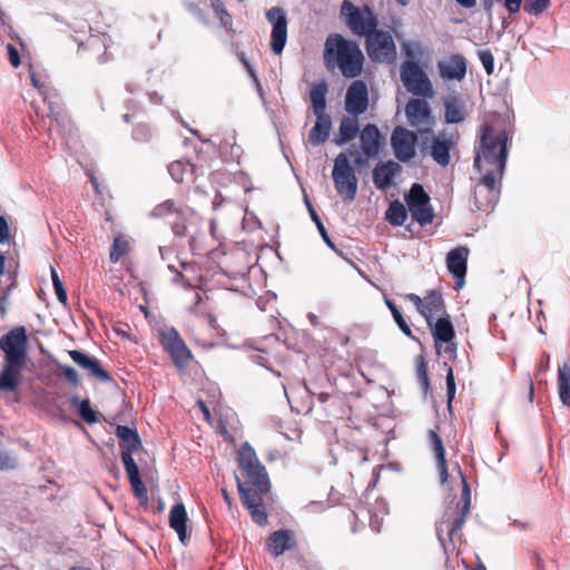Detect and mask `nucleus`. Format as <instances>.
I'll return each mask as SVG.
<instances>
[{
	"instance_id": "15",
	"label": "nucleus",
	"mask_w": 570,
	"mask_h": 570,
	"mask_svg": "<svg viewBox=\"0 0 570 570\" xmlns=\"http://www.w3.org/2000/svg\"><path fill=\"white\" fill-rule=\"evenodd\" d=\"M407 299L415 306L416 311L426 320L429 326H432V321L436 315L446 314L444 311V301L441 293L430 291L424 298L417 294L410 293L406 295Z\"/></svg>"
},
{
	"instance_id": "54",
	"label": "nucleus",
	"mask_w": 570,
	"mask_h": 570,
	"mask_svg": "<svg viewBox=\"0 0 570 570\" xmlns=\"http://www.w3.org/2000/svg\"><path fill=\"white\" fill-rule=\"evenodd\" d=\"M522 0H504V7L509 13L514 14L520 11Z\"/></svg>"
},
{
	"instance_id": "50",
	"label": "nucleus",
	"mask_w": 570,
	"mask_h": 570,
	"mask_svg": "<svg viewBox=\"0 0 570 570\" xmlns=\"http://www.w3.org/2000/svg\"><path fill=\"white\" fill-rule=\"evenodd\" d=\"M6 48L11 66L18 68L21 63L19 50L12 43H8Z\"/></svg>"
},
{
	"instance_id": "39",
	"label": "nucleus",
	"mask_w": 570,
	"mask_h": 570,
	"mask_svg": "<svg viewBox=\"0 0 570 570\" xmlns=\"http://www.w3.org/2000/svg\"><path fill=\"white\" fill-rule=\"evenodd\" d=\"M466 59L460 53H453L438 63V71H466Z\"/></svg>"
},
{
	"instance_id": "42",
	"label": "nucleus",
	"mask_w": 570,
	"mask_h": 570,
	"mask_svg": "<svg viewBox=\"0 0 570 570\" xmlns=\"http://www.w3.org/2000/svg\"><path fill=\"white\" fill-rule=\"evenodd\" d=\"M464 114L462 107L455 100L445 102V119L448 122L455 124L462 121Z\"/></svg>"
},
{
	"instance_id": "59",
	"label": "nucleus",
	"mask_w": 570,
	"mask_h": 570,
	"mask_svg": "<svg viewBox=\"0 0 570 570\" xmlns=\"http://www.w3.org/2000/svg\"><path fill=\"white\" fill-rule=\"evenodd\" d=\"M500 0H482V7L487 14L491 16L492 9L497 2Z\"/></svg>"
},
{
	"instance_id": "47",
	"label": "nucleus",
	"mask_w": 570,
	"mask_h": 570,
	"mask_svg": "<svg viewBox=\"0 0 570 570\" xmlns=\"http://www.w3.org/2000/svg\"><path fill=\"white\" fill-rule=\"evenodd\" d=\"M150 137L151 131L147 125H138L132 131V138L139 142L148 141Z\"/></svg>"
},
{
	"instance_id": "49",
	"label": "nucleus",
	"mask_w": 570,
	"mask_h": 570,
	"mask_svg": "<svg viewBox=\"0 0 570 570\" xmlns=\"http://www.w3.org/2000/svg\"><path fill=\"white\" fill-rule=\"evenodd\" d=\"M60 371L63 374V376L66 377V380H68L72 385L77 386L79 384V382H80L79 374L73 367L68 366V365H62V366H60Z\"/></svg>"
},
{
	"instance_id": "21",
	"label": "nucleus",
	"mask_w": 570,
	"mask_h": 570,
	"mask_svg": "<svg viewBox=\"0 0 570 570\" xmlns=\"http://www.w3.org/2000/svg\"><path fill=\"white\" fill-rule=\"evenodd\" d=\"M69 356L76 364L86 370L90 376L96 377L101 382L111 381V376L101 367L96 357H91L77 350L69 351Z\"/></svg>"
},
{
	"instance_id": "22",
	"label": "nucleus",
	"mask_w": 570,
	"mask_h": 570,
	"mask_svg": "<svg viewBox=\"0 0 570 570\" xmlns=\"http://www.w3.org/2000/svg\"><path fill=\"white\" fill-rule=\"evenodd\" d=\"M424 139L429 140L431 138V156L440 166L445 167L450 163V149L452 147L451 137L445 134H440L435 136L433 131L431 134L424 135Z\"/></svg>"
},
{
	"instance_id": "9",
	"label": "nucleus",
	"mask_w": 570,
	"mask_h": 570,
	"mask_svg": "<svg viewBox=\"0 0 570 570\" xmlns=\"http://www.w3.org/2000/svg\"><path fill=\"white\" fill-rule=\"evenodd\" d=\"M405 202L412 218L420 226H426L433 222L434 213L430 204V196L420 184H413L405 195Z\"/></svg>"
},
{
	"instance_id": "32",
	"label": "nucleus",
	"mask_w": 570,
	"mask_h": 570,
	"mask_svg": "<svg viewBox=\"0 0 570 570\" xmlns=\"http://www.w3.org/2000/svg\"><path fill=\"white\" fill-rule=\"evenodd\" d=\"M358 132H360V125H358L357 116L343 117L340 122L338 135L335 138V144L337 146H342V145L353 140L357 136Z\"/></svg>"
},
{
	"instance_id": "6",
	"label": "nucleus",
	"mask_w": 570,
	"mask_h": 570,
	"mask_svg": "<svg viewBox=\"0 0 570 570\" xmlns=\"http://www.w3.org/2000/svg\"><path fill=\"white\" fill-rule=\"evenodd\" d=\"M237 462L253 488L259 492L269 491L271 483L266 469L261 464L254 449L248 443H244L238 450Z\"/></svg>"
},
{
	"instance_id": "34",
	"label": "nucleus",
	"mask_w": 570,
	"mask_h": 570,
	"mask_svg": "<svg viewBox=\"0 0 570 570\" xmlns=\"http://www.w3.org/2000/svg\"><path fill=\"white\" fill-rule=\"evenodd\" d=\"M327 85L325 82L315 83L311 88L309 98L314 115L325 114Z\"/></svg>"
},
{
	"instance_id": "14",
	"label": "nucleus",
	"mask_w": 570,
	"mask_h": 570,
	"mask_svg": "<svg viewBox=\"0 0 570 570\" xmlns=\"http://www.w3.org/2000/svg\"><path fill=\"white\" fill-rule=\"evenodd\" d=\"M160 342L177 367H185L191 360L189 348L174 327L160 332Z\"/></svg>"
},
{
	"instance_id": "19",
	"label": "nucleus",
	"mask_w": 570,
	"mask_h": 570,
	"mask_svg": "<svg viewBox=\"0 0 570 570\" xmlns=\"http://www.w3.org/2000/svg\"><path fill=\"white\" fill-rule=\"evenodd\" d=\"M470 250L465 246H459L451 249L446 256V267L452 276L455 278L456 287L460 288L464 285V277L466 274V263Z\"/></svg>"
},
{
	"instance_id": "33",
	"label": "nucleus",
	"mask_w": 570,
	"mask_h": 570,
	"mask_svg": "<svg viewBox=\"0 0 570 570\" xmlns=\"http://www.w3.org/2000/svg\"><path fill=\"white\" fill-rule=\"evenodd\" d=\"M558 393L561 403L570 407V365L567 362L558 367Z\"/></svg>"
},
{
	"instance_id": "27",
	"label": "nucleus",
	"mask_w": 570,
	"mask_h": 570,
	"mask_svg": "<svg viewBox=\"0 0 570 570\" xmlns=\"http://www.w3.org/2000/svg\"><path fill=\"white\" fill-rule=\"evenodd\" d=\"M187 511L183 503L175 504L169 512V527L177 533L179 541L186 544L187 534Z\"/></svg>"
},
{
	"instance_id": "55",
	"label": "nucleus",
	"mask_w": 570,
	"mask_h": 570,
	"mask_svg": "<svg viewBox=\"0 0 570 570\" xmlns=\"http://www.w3.org/2000/svg\"><path fill=\"white\" fill-rule=\"evenodd\" d=\"M187 8H188V11L191 14H194L197 19H199L203 22H206L205 13L199 6H197L195 3H189Z\"/></svg>"
},
{
	"instance_id": "46",
	"label": "nucleus",
	"mask_w": 570,
	"mask_h": 570,
	"mask_svg": "<svg viewBox=\"0 0 570 570\" xmlns=\"http://www.w3.org/2000/svg\"><path fill=\"white\" fill-rule=\"evenodd\" d=\"M445 381H446V399H448V404L450 406L455 396V390H456L454 374H453V370L451 366H448Z\"/></svg>"
},
{
	"instance_id": "44",
	"label": "nucleus",
	"mask_w": 570,
	"mask_h": 570,
	"mask_svg": "<svg viewBox=\"0 0 570 570\" xmlns=\"http://www.w3.org/2000/svg\"><path fill=\"white\" fill-rule=\"evenodd\" d=\"M50 275L58 301L62 304H66L67 293L65 291L62 282L60 281L56 269L52 266L50 267Z\"/></svg>"
},
{
	"instance_id": "7",
	"label": "nucleus",
	"mask_w": 570,
	"mask_h": 570,
	"mask_svg": "<svg viewBox=\"0 0 570 570\" xmlns=\"http://www.w3.org/2000/svg\"><path fill=\"white\" fill-rule=\"evenodd\" d=\"M365 49L373 62L392 63L396 59V48L389 31L375 28L365 36Z\"/></svg>"
},
{
	"instance_id": "3",
	"label": "nucleus",
	"mask_w": 570,
	"mask_h": 570,
	"mask_svg": "<svg viewBox=\"0 0 570 570\" xmlns=\"http://www.w3.org/2000/svg\"><path fill=\"white\" fill-rule=\"evenodd\" d=\"M150 216L155 218L170 219L174 234L180 237L187 236L189 234V229L197 225L199 220V216L193 208L177 204L173 199H167L154 207Z\"/></svg>"
},
{
	"instance_id": "56",
	"label": "nucleus",
	"mask_w": 570,
	"mask_h": 570,
	"mask_svg": "<svg viewBox=\"0 0 570 570\" xmlns=\"http://www.w3.org/2000/svg\"><path fill=\"white\" fill-rule=\"evenodd\" d=\"M41 73H31L30 75V80H31V83L37 88L39 89V91L41 92V95L45 96V100H47V96H46V92L43 90V83H41V80L39 78Z\"/></svg>"
},
{
	"instance_id": "35",
	"label": "nucleus",
	"mask_w": 570,
	"mask_h": 570,
	"mask_svg": "<svg viewBox=\"0 0 570 570\" xmlns=\"http://www.w3.org/2000/svg\"><path fill=\"white\" fill-rule=\"evenodd\" d=\"M402 52L406 60L420 61L429 57V47L421 41H403L401 46Z\"/></svg>"
},
{
	"instance_id": "8",
	"label": "nucleus",
	"mask_w": 570,
	"mask_h": 570,
	"mask_svg": "<svg viewBox=\"0 0 570 570\" xmlns=\"http://www.w3.org/2000/svg\"><path fill=\"white\" fill-rule=\"evenodd\" d=\"M332 177L343 200L353 202L357 193V178L346 154L342 153L335 158Z\"/></svg>"
},
{
	"instance_id": "62",
	"label": "nucleus",
	"mask_w": 570,
	"mask_h": 570,
	"mask_svg": "<svg viewBox=\"0 0 570 570\" xmlns=\"http://www.w3.org/2000/svg\"><path fill=\"white\" fill-rule=\"evenodd\" d=\"M441 75L446 80H458V81H461L465 76V73H441Z\"/></svg>"
},
{
	"instance_id": "43",
	"label": "nucleus",
	"mask_w": 570,
	"mask_h": 570,
	"mask_svg": "<svg viewBox=\"0 0 570 570\" xmlns=\"http://www.w3.org/2000/svg\"><path fill=\"white\" fill-rule=\"evenodd\" d=\"M306 205H307V208H308V212H309V215H311V218L313 219V222L316 224L317 226V229L320 232V234L322 235L323 239L325 240V243L330 246V247H333V243L331 242L328 235H327V232L320 218V216L317 215V213L315 212V209L313 208V206L311 205V203L306 199Z\"/></svg>"
},
{
	"instance_id": "17",
	"label": "nucleus",
	"mask_w": 570,
	"mask_h": 570,
	"mask_svg": "<svg viewBox=\"0 0 570 570\" xmlns=\"http://www.w3.org/2000/svg\"><path fill=\"white\" fill-rule=\"evenodd\" d=\"M417 136L412 131L396 127L391 135V145L395 157L401 161H410L415 156Z\"/></svg>"
},
{
	"instance_id": "10",
	"label": "nucleus",
	"mask_w": 570,
	"mask_h": 570,
	"mask_svg": "<svg viewBox=\"0 0 570 570\" xmlns=\"http://www.w3.org/2000/svg\"><path fill=\"white\" fill-rule=\"evenodd\" d=\"M0 348L4 353L6 362L24 365L27 357L26 328L18 326L4 334L0 338Z\"/></svg>"
},
{
	"instance_id": "29",
	"label": "nucleus",
	"mask_w": 570,
	"mask_h": 570,
	"mask_svg": "<svg viewBox=\"0 0 570 570\" xmlns=\"http://www.w3.org/2000/svg\"><path fill=\"white\" fill-rule=\"evenodd\" d=\"M24 365L6 362L0 373V391L13 392L20 385L21 371Z\"/></svg>"
},
{
	"instance_id": "53",
	"label": "nucleus",
	"mask_w": 570,
	"mask_h": 570,
	"mask_svg": "<svg viewBox=\"0 0 570 570\" xmlns=\"http://www.w3.org/2000/svg\"><path fill=\"white\" fill-rule=\"evenodd\" d=\"M10 233H9V226L4 217L0 216V243H7L9 242Z\"/></svg>"
},
{
	"instance_id": "51",
	"label": "nucleus",
	"mask_w": 570,
	"mask_h": 570,
	"mask_svg": "<svg viewBox=\"0 0 570 570\" xmlns=\"http://www.w3.org/2000/svg\"><path fill=\"white\" fill-rule=\"evenodd\" d=\"M395 323L397 324V326L400 327V330L403 332V334H405L406 336L409 337H412V331L410 328V326L407 325L406 321L404 320L402 313H396L394 316H393Z\"/></svg>"
},
{
	"instance_id": "26",
	"label": "nucleus",
	"mask_w": 570,
	"mask_h": 570,
	"mask_svg": "<svg viewBox=\"0 0 570 570\" xmlns=\"http://www.w3.org/2000/svg\"><path fill=\"white\" fill-rule=\"evenodd\" d=\"M430 445L432 448V451L435 456L436 461V469L440 475V481L442 484H444L448 481V466H446V460H445V449L443 445V441L440 438V435L433 431L430 430L428 433Z\"/></svg>"
},
{
	"instance_id": "64",
	"label": "nucleus",
	"mask_w": 570,
	"mask_h": 570,
	"mask_svg": "<svg viewBox=\"0 0 570 570\" xmlns=\"http://www.w3.org/2000/svg\"><path fill=\"white\" fill-rule=\"evenodd\" d=\"M250 75V78L253 80V82L255 83L256 88H257V91L261 97H263V89H262V86L256 77V73L255 72H252L249 73Z\"/></svg>"
},
{
	"instance_id": "18",
	"label": "nucleus",
	"mask_w": 570,
	"mask_h": 570,
	"mask_svg": "<svg viewBox=\"0 0 570 570\" xmlns=\"http://www.w3.org/2000/svg\"><path fill=\"white\" fill-rule=\"evenodd\" d=\"M368 106V91L363 81H354L347 89L345 96V110L353 115L358 116L366 111Z\"/></svg>"
},
{
	"instance_id": "2",
	"label": "nucleus",
	"mask_w": 570,
	"mask_h": 570,
	"mask_svg": "<svg viewBox=\"0 0 570 570\" xmlns=\"http://www.w3.org/2000/svg\"><path fill=\"white\" fill-rule=\"evenodd\" d=\"M324 62L328 69L340 71H364V55L356 41L340 33L330 35L324 45Z\"/></svg>"
},
{
	"instance_id": "24",
	"label": "nucleus",
	"mask_w": 570,
	"mask_h": 570,
	"mask_svg": "<svg viewBox=\"0 0 570 570\" xmlns=\"http://www.w3.org/2000/svg\"><path fill=\"white\" fill-rule=\"evenodd\" d=\"M116 435L120 440L121 459L125 464L127 456L134 459L132 453L141 446V442L136 430L125 425L117 426Z\"/></svg>"
},
{
	"instance_id": "11",
	"label": "nucleus",
	"mask_w": 570,
	"mask_h": 570,
	"mask_svg": "<svg viewBox=\"0 0 570 570\" xmlns=\"http://www.w3.org/2000/svg\"><path fill=\"white\" fill-rule=\"evenodd\" d=\"M430 327L438 353L454 357L456 354V345L453 342L455 333L450 316L448 314L441 316L435 323L432 322Z\"/></svg>"
},
{
	"instance_id": "41",
	"label": "nucleus",
	"mask_w": 570,
	"mask_h": 570,
	"mask_svg": "<svg viewBox=\"0 0 570 570\" xmlns=\"http://www.w3.org/2000/svg\"><path fill=\"white\" fill-rule=\"evenodd\" d=\"M210 7L213 8L216 17L219 19L220 24L226 30L232 27L233 18L226 10L222 0H210Z\"/></svg>"
},
{
	"instance_id": "61",
	"label": "nucleus",
	"mask_w": 570,
	"mask_h": 570,
	"mask_svg": "<svg viewBox=\"0 0 570 570\" xmlns=\"http://www.w3.org/2000/svg\"><path fill=\"white\" fill-rule=\"evenodd\" d=\"M456 468H458L459 474H460V476H461V479H462V483H463V494H464V495H466V497H469V495H470V489H469L468 482H466V480H465V476H464V474L462 473L461 468H460L459 465H456Z\"/></svg>"
},
{
	"instance_id": "37",
	"label": "nucleus",
	"mask_w": 570,
	"mask_h": 570,
	"mask_svg": "<svg viewBox=\"0 0 570 570\" xmlns=\"http://www.w3.org/2000/svg\"><path fill=\"white\" fill-rule=\"evenodd\" d=\"M70 403L77 410L81 419L88 424H94L98 421L97 413L91 409L88 399L79 400L78 396H72L70 399Z\"/></svg>"
},
{
	"instance_id": "52",
	"label": "nucleus",
	"mask_w": 570,
	"mask_h": 570,
	"mask_svg": "<svg viewBox=\"0 0 570 570\" xmlns=\"http://www.w3.org/2000/svg\"><path fill=\"white\" fill-rule=\"evenodd\" d=\"M399 71H424L420 61L404 60Z\"/></svg>"
},
{
	"instance_id": "1",
	"label": "nucleus",
	"mask_w": 570,
	"mask_h": 570,
	"mask_svg": "<svg viewBox=\"0 0 570 570\" xmlns=\"http://www.w3.org/2000/svg\"><path fill=\"white\" fill-rule=\"evenodd\" d=\"M509 135L494 132L485 125L482 129L480 147L474 158V168L480 174V183L474 188V204L479 210H492L499 199L501 180L507 165Z\"/></svg>"
},
{
	"instance_id": "57",
	"label": "nucleus",
	"mask_w": 570,
	"mask_h": 570,
	"mask_svg": "<svg viewBox=\"0 0 570 570\" xmlns=\"http://www.w3.org/2000/svg\"><path fill=\"white\" fill-rule=\"evenodd\" d=\"M99 43H100V39L98 37L90 36L85 43L83 42L79 43V49H82L85 47L96 48V47H99Z\"/></svg>"
},
{
	"instance_id": "63",
	"label": "nucleus",
	"mask_w": 570,
	"mask_h": 570,
	"mask_svg": "<svg viewBox=\"0 0 570 570\" xmlns=\"http://www.w3.org/2000/svg\"><path fill=\"white\" fill-rule=\"evenodd\" d=\"M460 6L464 8H473L476 3V0H455Z\"/></svg>"
},
{
	"instance_id": "40",
	"label": "nucleus",
	"mask_w": 570,
	"mask_h": 570,
	"mask_svg": "<svg viewBox=\"0 0 570 570\" xmlns=\"http://www.w3.org/2000/svg\"><path fill=\"white\" fill-rule=\"evenodd\" d=\"M129 252V243L121 236L117 235L114 238L110 248V261L112 263L119 262Z\"/></svg>"
},
{
	"instance_id": "30",
	"label": "nucleus",
	"mask_w": 570,
	"mask_h": 570,
	"mask_svg": "<svg viewBox=\"0 0 570 570\" xmlns=\"http://www.w3.org/2000/svg\"><path fill=\"white\" fill-rule=\"evenodd\" d=\"M316 116V122L308 132V142L312 146H320L324 144L330 136L332 129V120L327 114H320Z\"/></svg>"
},
{
	"instance_id": "16",
	"label": "nucleus",
	"mask_w": 570,
	"mask_h": 570,
	"mask_svg": "<svg viewBox=\"0 0 570 570\" xmlns=\"http://www.w3.org/2000/svg\"><path fill=\"white\" fill-rule=\"evenodd\" d=\"M405 116L410 126L419 128L422 139L424 135L431 134L432 115L426 101L421 99L410 100L405 106Z\"/></svg>"
},
{
	"instance_id": "38",
	"label": "nucleus",
	"mask_w": 570,
	"mask_h": 570,
	"mask_svg": "<svg viewBox=\"0 0 570 570\" xmlns=\"http://www.w3.org/2000/svg\"><path fill=\"white\" fill-rule=\"evenodd\" d=\"M385 218L393 226H402L407 218L405 206L397 200L391 203L385 213Z\"/></svg>"
},
{
	"instance_id": "4",
	"label": "nucleus",
	"mask_w": 570,
	"mask_h": 570,
	"mask_svg": "<svg viewBox=\"0 0 570 570\" xmlns=\"http://www.w3.org/2000/svg\"><path fill=\"white\" fill-rule=\"evenodd\" d=\"M340 16L348 30L358 37H365L379 27V19L368 4L360 8L352 1L344 0L341 4Z\"/></svg>"
},
{
	"instance_id": "12",
	"label": "nucleus",
	"mask_w": 570,
	"mask_h": 570,
	"mask_svg": "<svg viewBox=\"0 0 570 570\" xmlns=\"http://www.w3.org/2000/svg\"><path fill=\"white\" fill-rule=\"evenodd\" d=\"M236 482L242 502L249 511L252 520L258 525H265L267 523V513L263 505L262 495L266 494L267 492H259L256 488H246L237 475Z\"/></svg>"
},
{
	"instance_id": "25",
	"label": "nucleus",
	"mask_w": 570,
	"mask_h": 570,
	"mask_svg": "<svg viewBox=\"0 0 570 570\" xmlns=\"http://www.w3.org/2000/svg\"><path fill=\"white\" fill-rule=\"evenodd\" d=\"M294 547L293 533L289 530L281 529L274 531L266 539V548L269 553L277 558Z\"/></svg>"
},
{
	"instance_id": "5",
	"label": "nucleus",
	"mask_w": 570,
	"mask_h": 570,
	"mask_svg": "<svg viewBox=\"0 0 570 570\" xmlns=\"http://www.w3.org/2000/svg\"><path fill=\"white\" fill-rule=\"evenodd\" d=\"M360 145H352L348 154L353 157L356 167L367 166L370 159L376 158L384 146V138L374 124H367L358 135Z\"/></svg>"
},
{
	"instance_id": "28",
	"label": "nucleus",
	"mask_w": 570,
	"mask_h": 570,
	"mask_svg": "<svg viewBox=\"0 0 570 570\" xmlns=\"http://www.w3.org/2000/svg\"><path fill=\"white\" fill-rule=\"evenodd\" d=\"M468 504H469V502L465 504V508H464L465 511L463 512V514L461 517H455L456 513L454 511L446 512L444 514V517L442 518V520L440 521V523L438 524V527H436L438 538L442 546H444V541H443V537H442V532L444 530L448 531V535H449L450 540L452 541L455 532L459 531L463 527V524L465 522V515L468 513Z\"/></svg>"
},
{
	"instance_id": "20",
	"label": "nucleus",
	"mask_w": 570,
	"mask_h": 570,
	"mask_svg": "<svg viewBox=\"0 0 570 570\" xmlns=\"http://www.w3.org/2000/svg\"><path fill=\"white\" fill-rule=\"evenodd\" d=\"M402 167L393 160L377 164L373 169V183L380 190H386L394 184V178L401 173Z\"/></svg>"
},
{
	"instance_id": "36",
	"label": "nucleus",
	"mask_w": 570,
	"mask_h": 570,
	"mask_svg": "<svg viewBox=\"0 0 570 570\" xmlns=\"http://www.w3.org/2000/svg\"><path fill=\"white\" fill-rule=\"evenodd\" d=\"M194 165L183 160L173 161L168 166V173L176 183H183L194 174Z\"/></svg>"
},
{
	"instance_id": "13",
	"label": "nucleus",
	"mask_w": 570,
	"mask_h": 570,
	"mask_svg": "<svg viewBox=\"0 0 570 570\" xmlns=\"http://www.w3.org/2000/svg\"><path fill=\"white\" fill-rule=\"evenodd\" d=\"M266 19L272 24L271 49L275 55H279L287 41L286 11L282 7H272L266 11Z\"/></svg>"
},
{
	"instance_id": "58",
	"label": "nucleus",
	"mask_w": 570,
	"mask_h": 570,
	"mask_svg": "<svg viewBox=\"0 0 570 570\" xmlns=\"http://www.w3.org/2000/svg\"><path fill=\"white\" fill-rule=\"evenodd\" d=\"M14 466V462L13 460L8 456L7 454H3L0 452V469H9V468H13Z\"/></svg>"
},
{
	"instance_id": "31",
	"label": "nucleus",
	"mask_w": 570,
	"mask_h": 570,
	"mask_svg": "<svg viewBox=\"0 0 570 570\" xmlns=\"http://www.w3.org/2000/svg\"><path fill=\"white\" fill-rule=\"evenodd\" d=\"M125 470L128 475L135 497L140 502L146 503L148 501L147 489L140 479L139 470L134 459H129V456H127V459L125 460Z\"/></svg>"
},
{
	"instance_id": "60",
	"label": "nucleus",
	"mask_w": 570,
	"mask_h": 570,
	"mask_svg": "<svg viewBox=\"0 0 570 570\" xmlns=\"http://www.w3.org/2000/svg\"><path fill=\"white\" fill-rule=\"evenodd\" d=\"M49 109H50V114L51 116L56 119V120H59V118L61 117V110L59 107L55 106L52 102H49Z\"/></svg>"
},
{
	"instance_id": "45",
	"label": "nucleus",
	"mask_w": 570,
	"mask_h": 570,
	"mask_svg": "<svg viewBox=\"0 0 570 570\" xmlns=\"http://www.w3.org/2000/svg\"><path fill=\"white\" fill-rule=\"evenodd\" d=\"M550 4V0H530L529 3L524 4V11L529 14L539 16L541 14Z\"/></svg>"
},
{
	"instance_id": "48",
	"label": "nucleus",
	"mask_w": 570,
	"mask_h": 570,
	"mask_svg": "<svg viewBox=\"0 0 570 570\" xmlns=\"http://www.w3.org/2000/svg\"><path fill=\"white\" fill-rule=\"evenodd\" d=\"M478 56L485 71H493L494 58L489 50H479Z\"/></svg>"
},
{
	"instance_id": "23",
	"label": "nucleus",
	"mask_w": 570,
	"mask_h": 570,
	"mask_svg": "<svg viewBox=\"0 0 570 570\" xmlns=\"http://www.w3.org/2000/svg\"><path fill=\"white\" fill-rule=\"evenodd\" d=\"M401 80L406 90L414 96L433 97L434 91L428 73H401Z\"/></svg>"
}]
</instances>
